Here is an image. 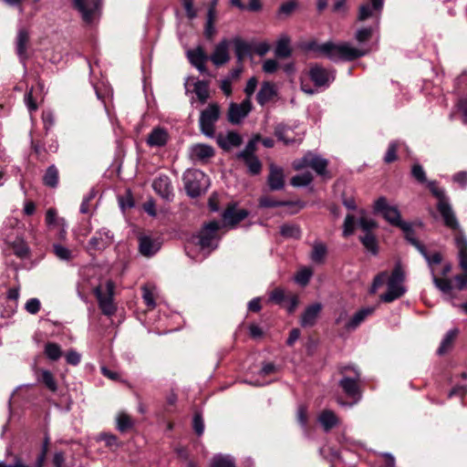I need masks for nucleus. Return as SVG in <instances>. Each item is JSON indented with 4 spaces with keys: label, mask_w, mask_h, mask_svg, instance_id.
<instances>
[{
    "label": "nucleus",
    "mask_w": 467,
    "mask_h": 467,
    "mask_svg": "<svg viewBox=\"0 0 467 467\" xmlns=\"http://www.w3.org/2000/svg\"><path fill=\"white\" fill-rule=\"evenodd\" d=\"M295 48L301 51L303 55L310 53L329 56L332 53H338L348 58H358L367 55L364 49L357 48L349 44H334L327 41L324 44H319L316 38L300 39L295 44Z\"/></svg>",
    "instance_id": "obj_1"
},
{
    "label": "nucleus",
    "mask_w": 467,
    "mask_h": 467,
    "mask_svg": "<svg viewBox=\"0 0 467 467\" xmlns=\"http://www.w3.org/2000/svg\"><path fill=\"white\" fill-rule=\"evenodd\" d=\"M426 260L428 266L430 268L431 275L432 278L433 285L437 289H439L443 295L449 296V299H452L451 292H452V282L450 278H441L439 277L436 273L435 266L441 264L442 255L439 252H435L430 254L426 249L423 247L422 252H419Z\"/></svg>",
    "instance_id": "obj_2"
},
{
    "label": "nucleus",
    "mask_w": 467,
    "mask_h": 467,
    "mask_svg": "<svg viewBox=\"0 0 467 467\" xmlns=\"http://www.w3.org/2000/svg\"><path fill=\"white\" fill-rule=\"evenodd\" d=\"M328 161L322 156L308 150L303 157L296 159L292 162L295 171H302L306 168L312 169L317 174L329 178L327 172Z\"/></svg>",
    "instance_id": "obj_3"
},
{
    "label": "nucleus",
    "mask_w": 467,
    "mask_h": 467,
    "mask_svg": "<svg viewBox=\"0 0 467 467\" xmlns=\"http://www.w3.org/2000/svg\"><path fill=\"white\" fill-rule=\"evenodd\" d=\"M259 140L260 135H255L247 142L243 150L234 155L237 161H242L247 167L248 172L252 175L259 174L262 169V163L255 155Z\"/></svg>",
    "instance_id": "obj_4"
},
{
    "label": "nucleus",
    "mask_w": 467,
    "mask_h": 467,
    "mask_svg": "<svg viewBox=\"0 0 467 467\" xmlns=\"http://www.w3.org/2000/svg\"><path fill=\"white\" fill-rule=\"evenodd\" d=\"M236 58H252L254 55L263 57V42L255 38H243L235 36L231 39Z\"/></svg>",
    "instance_id": "obj_5"
},
{
    "label": "nucleus",
    "mask_w": 467,
    "mask_h": 467,
    "mask_svg": "<svg viewBox=\"0 0 467 467\" xmlns=\"http://www.w3.org/2000/svg\"><path fill=\"white\" fill-rule=\"evenodd\" d=\"M404 279L405 274L401 266L396 265L391 273V275L388 278L387 292L380 296L381 301L385 303H390L401 297L406 292V288L403 285Z\"/></svg>",
    "instance_id": "obj_6"
},
{
    "label": "nucleus",
    "mask_w": 467,
    "mask_h": 467,
    "mask_svg": "<svg viewBox=\"0 0 467 467\" xmlns=\"http://www.w3.org/2000/svg\"><path fill=\"white\" fill-rule=\"evenodd\" d=\"M221 110L216 103L209 106L201 111L199 119V127L201 132L207 138H213L215 135V123L220 119Z\"/></svg>",
    "instance_id": "obj_7"
},
{
    "label": "nucleus",
    "mask_w": 467,
    "mask_h": 467,
    "mask_svg": "<svg viewBox=\"0 0 467 467\" xmlns=\"http://www.w3.org/2000/svg\"><path fill=\"white\" fill-rule=\"evenodd\" d=\"M219 229L220 223L216 221L203 225L197 236L198 241L196 243L201 250L207 251L209 254L217 248L219 242L217 232Z\"/></svg>",
    "instance_id": "obj_8"
},
{
    "label": "nucleus",
    "mask_w": 467,
    "mask_h": 467,
    "mask_svg": "<svg viewBox=\"0 0 467 467\" xmlns=\"http://www.w3.org/2000/svg\"><path fill=\"white\" fill-rule=\"evenodd\" d=\"M184 183L187 193L197 197L207 190L209 178L202 171L195 170L184 175Z\"/></svg>",
    "instance_id": "obj_9"
},
{
    "label": "nucleus",
    "mask_w": 467,
    "mask_h": 467,
    "mask_svg": "<svg viewBox=\"0 0 467 467\" xmlns=\"http://www.w3.org/2000/svg\"><path fill=\"white\" fill-rule=\"evenodd\" d=\"M114 284L108 281L103 291L100 285L95 287L94 294L98 299L99 308L106 316H112L116 312V306L113 303Z\"/></svg>",
    "instance_id": "obj_10"
},
{
    "label": "nucleus",
    "mask_w": 467,
    "mask_h": 467,
    "mask_svg": "<svg viewBox=\"0 0 467 467\" xmlns=\"http://www.w3.org/2000/svg\"><path fill=\"white\" fill-rule=\"evenodd\" d=\"M73 6L81 16L83 22L92 25L99 16V0H72Z\"/></svg>",
    "instance_id": "obj_11"
},
{
    "label": "nucleus",
    "mask_w": 467,
    "mask_h": 467,
    "mask_svg": "<svg viewBox=\"0 0 467 467\" xmlns=\"http://www.w3.org/2000/svg\"><path fill=\"white\" fill-rule=\"evenodd\" d=\"M384 5V0H369L359 6L358 20L360 22L371 19L376 27H379V20Z\"/></svg>",
    "instance_id": "obj_12"
},
{
    "label": "nucleus",
    "mask_w": 467,
    "mask_h": 467,
    "mask_svg": "<svg viewBox=\"0 0 467 467\" xmlns=\"http://www.w3.org/2000/svg\"><path fill=\"white\" fill-rule=\"evenodd\" d=\"M374 212L380 213L383 218L394 226L400 227L404 222L397 206L389 204L385 197H379L374 203Z\"/></svg>",
    "instance_id": "obj_13"
},
{
    "label": "nucleus",
    "mask_w": 467,
    "mask_h": 467,
    "mask_svg": "<svg viewBox=\"0 0 467 467\" xmlns=\"http://www.w3.org/2000/svg\"><path fill=\"white\" fill-rule=\"evenodd\" d=\"M230 46H232L231 40L223 38L215 46L214 51L210 57L205 55L202 47H197L193 50L189 49L186 54L188 58H230Z\"/></svg>",
    "instance_id": "obj_14"
},
{
    "label": "nucleus",
    "mask_w": 467,
    "mask_h": 467,
    "mask_svg": "<svg viewBox=\"0 0 467 467\" xmlns=\"http://www.w3.org/2000/svg\"><path fill=\"white\" fill-rule=\"evenodd\" d=\"M252 109L250 99H244L240 104L230 103L227 112V119L232 124H239Z\"/></svg>",
    "instance_id": "obj_15"
},
{
    "label": "nucleus",
    "mask_w": 467,
    "mask_h": 467,
    "mask_svg": "<svg viewBox=\"0 0 467 467\" xmlns=\"http://www.w3.org/2000/svg\"><path fill=\"white\" fill-rule=\"evenodd\" d=\"M275 133L277 139L286 146L299 145L305 135L304 130L296 131L293 128L285 125H278Z\"/></svg>",
    "instance_id": "obj_16"
},
{
    "label": "nucleus",
    "mask_w": 467,
    "mask_h": 467,
    "mask_svg": "<svg viewBox=\"0 0 467 467\" xmlns=\"http://www.w3.org/2000/svg\"><path fill=\"white\" fill-rule=\"evenodd\" d=\"M309 77L317 87L327 88L335 80L336 75L334 70L316 65L311 67Z\"/></svg>",
    "instance_id": "obj_17"
},
{
    "label": "nucleus",
    "mask_w": 467,
    "mask_h": 467,
    "mask_svg": "<svg viewBox=\"0 0 467 467\" xmlns=\"http://www.w3.org/2000/svg\"><path fill=\"white\" fill-rule=\"evenodd\" d=\"M113 242V235L110 231L102 228L99 231L96 232L95 235L91 237L88 244V251L89 253L103 251L108 246H109Z\"/></svg>",
    "instance_id": "obj_18"
},
{
    "label": "nucleus",
    "mask_w": 467,
    "mask_h": 467,
    "mask_svg": "<svg viewBox=\"0 0 467 467\" xmlns=\"http://www.w3.org/2000/svg\"><path fill=\"white\" fill-rule=\"evenodd\" d=\"M437 210L440 213L445 226L453 231H461L459 221L449 199L441 203H437Z\"/></svg>",
    "instance_id": "obj_19"
},
{
    "label": "nucleus",
    "mask_w": 467,
    "mask_h": 467,
    "mask_svg": "<svg viewBox=\"0 0 467 467\" xmlns=\"http://www.w3.org/2000/svg\"><path fill=\"white\" fill-rule=\"evenodd\" d=\"M189 155L193 161L205 162L214 155V149L203 143L194 144L190 148Z\"/></svg>",
    "instance_id": "obj_20"
},
{
    "label": "nucleus",
    "mask_w": 467,
    "mask_h": 467,
    "mask_svg": "<svg viewBox=\"0 0 467 467\" xmlns=\"http://www.w3.org/2000/svg\"><path fill=\"white\" fill-rule=\"evenodd\" d=\"M354 377L350 378L348 376H343V378L339 380V386L342 388L344 392L351 398H360L359 395V388L358 385V381L359 379L360 374L356 369L353 368Z\"/></svg>",
    "instance_id": "obj_21"
},
{
    "label": "nucleus",
    "mask_w": 467,
    "mask_h": 467,
    "mask_svg": "<svg viewBox=\"0 0 467 467\" xmlns=\"http://www.w3.org/2000/svg\"><path fill=\"white\" fill-rule=\"evenodd\" d=\"M152 188L157 194L165 200H170L173 195L171 182L167 175L161 174L155 178Z\"/></svg>",
    "instance_id": "obj_22"
},
{
    "label": "nucleus",
    "mask_w": 467,
    "mask_h": 467,
    "mask_svg": "<svg viewBox=\"0 0 467 467\" xmlns=\"http://www.w3.org/2000/svg\"><path fill=\"white\" fill-rule=\"evenodd\" d=\"M161 242L159 239L151 238L148 235H141L139 237V250L140 253L146 256L150 257L161 249Z\"/></svg>",
    "instance_id": "obj_23"
},
{
    "label": "nucleus",
    "mask_w": 467,
    "mask_h": 467,
    "mask_svg": "<svg viewBox=\"0 0 467 467\" xmlns=\"http://www.w3.org/2000/svg\"><path fill=\"white\" fill-rule=\"evenodd\" d=\"M248 213L244 209H237L236 204H229L228 207L223 211L222 217L224 224L235 225L239 222L243 221Z\"/></svg>",
    "instance_id": "obj_24"
},
{
    "label": "nucleus",
    "mask_w": 467,
    "mask_h": 467,
    "mask_svg": "<svg viewBox=\"0 0 467 467\" xmlns=\"http://www.w3.org/2000/svg\"><path fill=\"white\" fill-rule=\"evenodd\" d=\"M267 182L271 190H281L285 185V174L283 168L271 163L269 165Z\"/></svg>",
    "instance_id": "obj_25"
},
{
    "label": "nucleus",
    "mask_w": 467,
    "mask_h": 467,
    "mask_svg": "<svg viewBox=\"0 0 467 467\" xmlns=\"http://www.w3.org/2000/svg\"><path fill=\"white\" fill-rule=\"evenodd\" d=\"M218 145L224 150H230L233 148L239 147L243 143L241 135L235 131H228L224 136L217 137Z\"/></svg>",
    "instance_id": "obj_26"
},
{
    "label": "nucleus",
    "mask_w": 467,
    "mask_h": 467,
    "mask_svg": "<svg viewBox=\"0 0 467 467\" xmlns=\"http://www.w3.org/2000/svg\"><path fill=\"white\" fill-rule=\"evenodd\" d=\"M454 244L458 251V261L462 270L467 273V238L462 233L454 237Z\"/></svg>",
    "instance_id": "obj_27"
},
{
    "label": "nucleus",
    "mask_w": 467,
    "mask_h": 467,
    "mask_svg": "<svg viewBox=\"0 0 467 467\" xmlns=\"http://www.w3.org/2000/svg\"><path fill=\"white\" fill-rule=\"evenodd\" d=\"M321 309L322 305L320 303H315L307 306L301 317V326L305 327H313L317 320Z\"/></svg>",
    "instance_id": "obj_28"
},
{
    "label": "nucleus",
    "mask_w": 467,
    "mask_h": 467,
    "mask_svg": "<svg viewBox=\"0 0 467 467\" xmlns=\"http://www.w3.org/2000/svg\"><path fill=\"white\" fill-rule=\"evenodd\" d=\"M169 140V133L163 128H154L147 138V143L150 147H162L166 145Z\"/></svg>",
    "instance_id": "obj_29"
},
{
    "label": "nucleus",
    "mask_w": 467,
    "mask_h": 467,
    "mask_svg": "<svg viewBox=\"0 0 467 467\" xmlns=\"http://www.w3.org/2000/svg\"><path fill=\"white\" fill-rule=\"evenodd\" d=\"M375 307L369 306L358 310L349 320L346 323L345 327L348 330L356 329L368 316L372 315Z\"/></svg>",
    "instance_id": "obj_30"
},
{
    "label": "nucleus",
    "mask_w": 467,
    "mask_h": 467,
    "mask_svg": "<svg viewBox=\"0 0 467 467\" xmlns=\"http://www.w3.org/2000/svg\"><path fill=\"white\" fill-rule=\"evenodd\" d=\"M318 422L325 431H329L338 424V419L332 410H325L319 414Z\"/></svg>",
    "instance_id": "obj_31"
},
{
    "label": "nucleus",
    "mask_w": 467,
    "mask_h": 467,
    "mask_svg": "<svg viewBox=\"0 0 467 467\" xmlns=\"http://www.w3.org/2000/svg\"><path fill=\"white\" fill-rule=\"evenodd\" d=\"M327 254V247L322 242H315L312 244V252L310 254L311 260L316 264H323Z\"/></svg>",
    "instance_id": "obj_32"
},
{
    "label": "nucleus",
    "mask_w": 467,
    "mask_h": 467,
    "mask_svg": "<svg viewBox=\"0 0 467 467\" xmlns=\"http://www.w3.org/2000/svg\"><path fill=\"white\" fill-rule=\"evenodd\" d=\"M400 228L404 232L406 240L413 245L419 252L423 251L424 245L417 240L415 237L414 231L412 230L411 224L410 223L404 222Z\"/></svg>",
    "instance_id": "obj_33"
},
{
    "label": "nucleus",
    "mask_w": 467,
    "mask_h": 467,
    "mask_svg": "<svg viewBox=\"0 0 467 467\" xmlns=\"http://www.w3.org/2000/svg\"><path fill=\"white\" fill-rule=\"evenodd\" d=\"M275 55L282 57L291 56L290 38L288 36L284 35L279 37L275 47Z\"/></svg>",
    "instance_id": "obj_34"
},
{
    "label": "nucleus",
    "mask_w": 467,
    "mask_h": 467,
    "mask_svg": "<svg viewBox=\"0 0 467 467\" xmlns=\"http://www.w3.org/2000/svg\"><path fill=\"white\" fill-rule=\"evenodd\" d=\"M43 182H44V184L48 187H51V188L57 187V185L58 183V170L57 169V167L55 165H50L47 169V171L44 174V177H43Z\"/></svg>",
    "instance_id": "obj_35"
},
{
    "label": "nucleus",
    "mask_w": 467,
    "mask_h": 467,
    "mask_svg": "<svg viewBox=\"0 0 467 467\" xmlns=\"http://www.w3.org/2000/svg\"><path fill=\"white\" fill-rule=\"evenodd\" d=\"M211 467H236L231 455L216 454L213 457Z\"/></svg>",
    "instance_id": "obj_36"
},
{
    "label": "nucleus",
    "mask_w": 467,
    "mask_h": 467,
    "mask_svg": "<svg viewBox=\"0 0 467 467\" xmlns=\"http://www.w3.org/2000/svg\"><path fill=\"white\" fill-rule=\"evenodd\" d=\"M116 421H117V429L120 431V432H126L128 431L129 430H130L133 425H134V422L133 420H131L130 416L128 415L127 413L125 412H119L117 416V419H116Z\"/></svg>",
    "instance_id": "obj_37"
},
{
    "label": "nucleus",
    "mask_w": 467,
    "mask_h": 467,
    "mask_svg": "<svg viewBox=\"0 0 467 467\" xmlns=\"http://www.w3.org/2000/svg\"><path fill=\"white\" fill-rule=\"evenodd\" d=\"M458 329H451L446 333L440 348L437 350L439 355H443L451 348L453 340L458 335Z\"/></svg>",
    "instance_id": "obj_38"
},
{
    "label": "nucleus",
    "mask_w": 467,
    "mask_h": 467,
    "mask_svg": "<svg viewBox=\"0 0 467 467\" xmlns=\"http://www.w3.org/2000/svg\"><path fill=\"white\" fill-rule=\"evenodd\" d=\"M28 39L29 35L27 30L25 28L19 29L16 36V52L18 56L21 57L25 53Z\"/></svg>",
    "instance_id": "obj_39"
},
{
    "label": "nucleus",
    "mask_w": 467,
    "mask_h": 467,
    "mask_svg": "<svg viewBox=\"0 0 467 467\" xmlns=\"http://www.w3.org/2000/svg\"><path fill=\"white\" fill-rule=\"evenodd\" d=\"M11 246L13 248L14 254L18 257L24 258L28 255L29 248L22 238H16V240L11 243Z\"/></svg>",
    "instance_id": "obj_40"
},
{
    "label": "nucleus",
    "mask_w": 467,
    "mask_h": 467,
    "mask_svg": "<svg viewBox=\"0 0 467 467\" xmlns=\"http://www.w3.org/2000/svg\"><path fill=\"white\" fill-rule=\"evenodd\" d=\"M427 186L433 196L438 200L437 203H441L449 199V197L446 195L445 190L439 187L436 181L427 182Z\"/></svg>",
    "instance_id": "obj_41"
},
{
    "label": "nucleus",
    "mask_w": 467,
    "mask_h": 467,
    "mask_svg": "<svg viewBox=\"0 0 467 467\" xmlns=\"http://www.w3.org/2000/svg\"><path fill=\"white\" fill-rule=\"evenodd\" d=\"M360 242L365 248L373 254L378 253V242L376 237L371 233H367L364 236L360 237Z\"/></svg>",
    "instance_id": "obj_42"
},
{
    "label": "nucleus",
    "mask_w": 467,
    "mask_h": 467,
    "mask_svg": "<svg viewBox=\"0 0 467 467\" xmlns=\"http://www.w3.org/2000/svg\"><path fill=\"white\" fill-rule=\"evenodd\" d=\"M313 182V175L311 172L306 171L301 174L295 175L291 179V184L294 187H304L309 185Z\"/></svg>",
    "instance_id": "obj_43"
},
{
    "label": "nucleus",
    "mask_w": 467,
    "mask_h": 467,
    "mask_svg": "<svg viewBox=\"0 0 467 467\" xmlns=\"http://www.w3.org/2000/svg\"><path fill=\"white\" fill-rule=\"evenodd\" d=\"M46 356L53 361L59 359L62 356V350L57 343L48 342L45 346Z\"/></svg>",
    "instance_id": "obj_44"
},
{
    "label": "nucleus",
    "mask_w": 467,
    "mask_h": 467,
    "mask_svg": "<svg viewBox=\"0 0 467 467\" xmlns=\"http://www.w3.org/2000/svg\"><path fill=\"white\" fill-rule=\"evenodd\" d=\"M194 92L202 103L206 102L209 98L208 84L205 81H197L194 84Z\"/></svg>",
    "instance_id": "obj_45"
},
{
    "label": "nucleus",
    "mask_w": 467,
    "mask_h": 467,
    "mask_svg": "<svg viewBox=\"0 0 467 467\" xmlns=\"http://www.w3.org/2000/svg\"><path fill=\"white\" fill-rule=\"evenodd\" d=\"M280 234L286 238L298 239L301 235V231L296 224H284L280 227Z\"/></svg>",
    "instance_id": "obj_46"
},
{
    "label": "nucleus",
    "mask_w": 467,
    "mask_h": 467,
    "mask_svg": "<svg viewBox=\"0 0 467 467\" xmlns=\"http://www.w3.org/2000/svg\"><path fill=\"white\" fill-rule=\"evenodd\" d=\"M40 373L41 380L45 386L53 392L57 391V384L52 373L47 369L40 370Z\"/></svg>",
    "instance_id": "obj_47"
},
{
    "label": "nucleus",
    "mask_w": 467,
    "mask_h": 467,
    "mask_svg": "<svg viewBox=\"0 0 467 467\" xmlns=\"http://www.w3.org/2000/svg\"><path fill=\"white\" fill-rule=\"evenodd\" d=\"M376 26L369 27H363L357 31L356 39L358 43H365L369 40L372 36L373 32L377 29Z\"/></svg>",
    "instance_id": "obj_48"
},
{
    "label": "nucleus",
    "mask_w": 467,
    "mask_h": 467,
    "mask_svg": "<svg viewBox=\"0 0 467 467\" xmlns=\"http://www.w3.org/2000/svg\"><path fill=\"white\" fill-rule=\"evenodd\" d=\"M53 251L56 256L60 260L69 261L72 258V252L59 244L53 245Z\"/></svg>",
    "instance_id": "obj_49"
},
{
    "label": "nucleus",
    "mask_w": 467,
    "mask_h": 467,
    "mask_svg": "<svg viewBox=\"0 0 467 467\" xmlns=\"http://www.w3.org/2000/svg\"><path fill=\"white\" fill-rule=\"evenodd\" d=\"M312 275V271L307 268L301 269L296 275L295 280L300 285H306Z\"/></svg>",
    "instance_id": "obj_50"
},
{
    "label": "nucleus",
    "mask_w": 467,
    "mask_h": 467,
    "mask_svg": "<svg viewBox=\"0 0 467 467\" xmlns=\"http://www.w3.org/2000/svg\"><path fill=\"white\" fill-rule=\"evenodd\" d=\"M297 7V2L295 0L287 1L282 4L279 7V15H284L285 16H290Z\"/></svg>",
    "instance_id": "obj_51"
},
{
    "label": "nucleus",
    "mask_w": 467,
    "mask_h": 467,
    "mask_svg": "<svg viewBox=\"0 0 467 467\" xmlns=\"http://www.w3.org/2000/svg\"><path fill=\"white\" fill-rule=\"evenodd\" d=\"M411 174L419 182L427 183L428 181L426 178V173L421 165L414 164L412 166Z\"/></svg>",
    "instance_id": "obj_52"
},
{
    "label": "nucleus",
    "mask_w": 467,
    "mask_h": 467,
    "mask_svg": "<svg viewBox=\"0 0 467 467\" xmlns=\"http://www.w3.org/2000/svg\"><path fill=\"white\" fill-rule=\"evenodd\" d=\"M181 3L185 10L186 16L190 20L197 16V11L193 7V0H181Z\"/></svg>",
    "instance_id": "obj_53"
},
{
    "label": "nucleus",
    "mask_w": 467,
    "mask_h": 467,
    "mask_svg": "<svg viewBox=\"0 0 467 467\" xmlns=\"http://www.w3.org/2000/svg\"><path fill=\"white\" fill-rule=\"evenodd\" d=\"M398 147H399L398 141H392L389 143L388 150L384 157V161L387 163L392 162L396 160V158H397L396 151H397Z\"/></svg>",
    "instance_id": "obj_54"
},
{
    "label": "nucleus",
    "mask_w": 467,
    "mask_h": 467,
    "mask_svg": "<svg viewBox=\"0 0 467 467\" xmlns=\"http://www.w3.org/2000/svg\"><path fill=\"white\" fill-rule=\"evenodd\" d=\"M358 224L360 228L367 233H370V231L377 227V223L371 219L365 216H362L359 221Z\"/></svg>",
    "instance_id": "obj_55"
},
{
    "label": "nucleus",
    "mask_w": 467,
    "mask_h": 467,
    "mask_svg": "<svg viewBox=\"0 0 467 467\" xmlns=\"http://www.w3.org/2000/svg\"><path fill=\"white\" fill-rule=\"evenodd\" d=\"M355 225V218L353 215L348 214L345 218L343 226L344 236H348L353 234Z\"/></svg>",
    "instance_id": "obj_56"
},
{
    "label": "nucleus",
    "mask_w": 467,
    "mask_h": 467,
    "mask_svg": "<svg viewBox=\"0 0 467 467\" xmlns=\"http://www.w3.org/2000/svg\"><path fill=\"white\" fill-rule=\"evenodd\" d=\"M192 427L195 433L201 436L204 431V422L201 414L196 413L193 417Z\"/></svg>",
    "instance_id": "obj_57"
},
{
    "label": "nucleus",
    "mask_w": 467,
    "mask_h": 467,
    "mask_svg": "<svg viewBox=\"0 0 467 467\" xmlns=\"http://www.w3.org/2000/svg\"><path fill=\"white\" fill-rule=\"evenodd\" d=\"M277 97L276 86L269 82H265V102L272 100Z\"/></svg>",
    "instance_id": "obj_58"
},
{
    "label": "nucleus",
    "mask_w": 467,
    "mask_h": 467,
    "mask_svg": "<svg viewBox=\"0 0 467 467\" xmlns=\"http://www.w3.org/2000/svg\"><path fill=\"white\" fill-rule=\"evenodd\" d=\"M40 301L37 298H30L26 303L25 308L29 314L36 315L40 310Z\"/></svg>",
    "instance_id": "obj_59"
},
{
    "label": "nucleus",
    "mask_w": 467,
    "mask_h": 467,
    "mask_svg": "<svg viewBox=\"0 0 467 467\" xmlns=\"http://www.w3.org/2000/svg\"><path fill=\"white\" fill-rule=\"evenodd\" d=\"M142 298L149 307L154 308L156 306L154 296L147 286L142 287Z\"/></svg>",
    "instance_id": "obj_60"
},
{
    "label": "nucleus",
    "mask_w": 467,
    "mask_h": 467,
    "mask_svg": "<svg viewBox=\"0 0 467 467\" xmlns=\"http://www.w3.org/2000/svg\"><path fill=\"white\" fill-rule=\"evenodd\" d=\"M296 420H297L298 423L303 428L306 427V425H307V411H306V408L304 405H300L297 408Z\"/></svg>",
    "instance_id": "obj_61"
},
{
    "label": "nucleus",
    "mask_w": 467,
    "mask_h": 467,
    "mask_svg": "<svg viewBox=\"0 0 467 467\" xmlns=\"http://www.w3.org/2000/svg\"><path fill=\"white\" fill-rule=\"evenodd\" d=\"M42 120H43L44 128H45L46 131H48L53 127V125L55 123L54 114L49 110L44 111L42 113Z\"/></svg>",
    "instance_id": "obj_62"
},
{
    "label": "nucleus",
    "mask_w": 467,
    "mask_h": 467,
    "mask_svg": "<svg viewBox=\"0 0 467 467\" xmlns=\"http://www.w3.org/2000/svg\"><path fill=\"white\" fill-rule=\"evenodd\" d=\"M285 304V307L286 308V311L288 313H293L295 309L296 308L299 300L297 296H290L289 297L285 298V300L283 302Z\"/></svg>",
    "instance_id": "obj_63"
},
{
    "label": "nucleus",
    "mask_w": 467,
    "mask_h": 467,
    "mask_svg": "<svg viewBox=\"0 0 467 467\" xmlns=\"http://www.w3.org/2000/svg\"><path fill=\"white\" fill-rule=\"evenodd\" d=\"M66 360L72 366H77L81 360V355L74 349L69 350L66 355Z\"/></svg>",
    "instance_id": "obj_64"
}]
</instances>
